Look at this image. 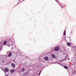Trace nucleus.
Returning a JSON list of instances; mask_svg holds the SVG:
<instances>
[{"instance_id": "obj_1", "label": "nucleus", "mask_w": 76, "mask_h": 76, "mask_svg": "<svg viewBox=\"0 0 76 76\" xmlns=\"http://www.w3.org/2000/svg\"><path fill=\"white\" fill-rule=\"evenodd\" d=\"M59 49H60V47H56L54 48V50L55 51H58Z\"/></svg>"}, {"instance_id": "obj_2", "label": "nucleus", "mask_w": 76, "mask_h": 76, "mask_svg": "<svg viewBox=\"0 0 76 76\" xmlns=\"http://www.w3.org/2000/svg\"><path fill=\"white\" fill-rule=\"evenodd\" d=\"M12 66L13 68H14L15 67V64L13 63L12 64Z\"/></svg>"}, {"instance_id": "obj_3", "label": "nucleus", "mask_w": 76, "mask_h": 76, "mask_svg": "<svg viewBox=\"0 0 76 76\" xmlns=\"http://www.w3.org/2000/svg\"><path fill=\"white\" fill-rule=\"evenodd\" d=\"M52 57H53V58H56V56L54 54H52Z\"/></svg>"}, {"instance_id": "obj_4", "label": "nucleus", "mask_w": 76, "mask_h": 76, "mask_svg": "<svg viewBox=\"0 0 76 76\" xmlns=\"http://www.w3.org/2000/svg\"><path fill=\"white\" fill-rule=\"evenodd\" d=\"M4 71L6 72H9V69L7 68H5V69L4 70Z\"/></svg>"}, {"instance_id": "obj_5", "label": "nucleus", "mask_w": 76, "mask_h": 76, "mask_svg": "<svg viewBox=\"0 0 76 76\" xmlns=\"http://www.w3.org/2000/svg\"><path fill=\"white\" fill-rule=\"evenodd\" d=\"M44 59L45 60L47 61L48 60V59H49V58L48 57H46L44 58Z\"/></svg>"}, {"instance_id": "obj_6", "label": "nucleus", "mask_w": 76, "mask_h": 76, "mask_svg": "<svg viewBox=\"0 0 76 76\" xmlns=\"http://www.w3.org/2000/svg\"><path fill=\"white\" fill-rule=\"evenodd\" d=\"M67 45H68V46H69H69H70V45H71V44H70V43L68 42L67 43Z\"/></svg>"}, {"instance_id": "obj_7", "label": "nucleus", "mask_w": 76, "mask_h": 76, "mask_svg": "<svg viewBox=\"0 0 76 76\" xmlns=\"http://www.w3.org/2000/svg\"><path fill=\"white\" fill-rule=\"evenodd\" d=\"M8 55L9 57H11L12 56V53L11 52H10Z\"/></svg>"}, {"instance_id": "obj_8", "label": "nucleus", "mask_w": 76, "mask_h": 76, "mask_svg": "<svg viewBox=\"0 0 76 76\" xmlns=\"http://www.w3.org/2000/svg\"><path fill=\"white\" fill-rule=\"evenodd\" d=\"M6 44H7V41H4V42L3 44L4 45H6Z\"/></svg>"}, {"instance_id": "obj_9", "label": "nucleus", "mask_w": 76, "mask_h": 76, "mask_svg": "<svg viewBox=\"0 0 76 76\" xmlns=\"http://www.w3.org/2000/svg\"><path fill=\"white\" fill-rule=\"evenodd\" d=\"M11 72L12 73H13L14 72H15V69H13L11 70Z\"/></svg>"}, {"instance_id": "obj_10", "label": "nucleus", "mask_w": 76, "mask_h": 76, "mask_svg": "<svg viewBox=\"0 0 76 76\" xmlns=\"http://www.w3.org/2000/svg\"><path fill=\"white\" fill-rule=\"evenodd\" d=\"M21 71L22 72H24V71H25V69H24V68H23L22 69Z\"/></svg>"}, {"instance_id": "obj_11", "label": "nucleus", "mask_w": 76, "mask_h": 76, "mask_svg": "<svg viewBox=\"0 0 76 76\" xmlns=\"http://www.w3.org/2000/svg\"><path fill=\"white\" fill-rule=\"evenodd\" d=\"M64 68L66 69H67V66H64Z\"/></svg>"}, {"instance_id": "obj_12", "label": "nucleus", "mask_w": 76, "mask_h": 76, "mask_svg": "<svg viewBox=\"0 0 76 76\" xmlns=\"http://www.w3.org/2000/svg\"><path fill=\"white\" fill-rule=\"evenodd\" d=\"M64 35H66V31H64Z\"/></svg>"}, {"instance_id": "obj_13", "label": "nucleus", "mask_w": 76, "mask_h": 76, "mask_svg": "<svg viewBox=\"0 0 76 76\" xmlns=\"http://www.w3.org/2000/svg\"><path fill=\"white\" fill-rule=\"evenodd\" d=\"M41 71L40 72H39V75H40V74H41Z\"/></svg>"}, {"instance_id": "obj_14", "label": "nucleus", "mask_w": 76, "mask_h": 76, "mask_svg": "<svg viewBox=\"0 0 76 76\" xmlns=\"http://www.w3.org/2000/svg\"><path fill=\"white\" fill-rule=\"evenodd\" d=\"M68 60H70V58H68Z\"/></svg>"}]
</instances>
